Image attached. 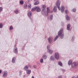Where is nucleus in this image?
I'll use <instances>...</instances> for the list:
<instances>
[{
    "mask_svg": "<svg viewBox=\"0 0 78 78\" xmlns=\"http://www.w3.org/2000/svg\"><path fill=\"white\" fill-rule=\"evenodd\" d=\"M63 32V29L61 28L60 29L58 32V35L55 37V38L54 39L53 41L55 42L58 38L60 36V38L61 39H63L64 38V34H62Z\"/></svg>",
    "mask_w": 78,
    "mask_h": 78,
    "instance_id": "f257e3e1",
    "label": "nucleus"
},
{
    "mask_svg": "<svg viewBox=\"0 0 78 78\" xmlns=\"http://www.w3.org/2000/svg\"><path fill=\"white\" fill-rule=\"evenodd\" d=\"M68 65L69 66L71 65V68L73 69H75L77 68L78 66V64L75 62L72 63V61L71 60L69 61L68 62Z\"/></svg>",
    "mask_w": 78,
    "mask_h": 78,
    "instance_id": "f03ea898",
    "label": "nucleus"
},
{
    "mask_svg": "<svg viewBox=\"0 0 78 78\" xmlns=\"http://www.w3.org/2000/svg\"><path fill=\"white\" fill-rule=\"evenodd\" d=\"M61 1L59 0H58L56 3V5L58 7L59 10H61V12H64L65 7L64 6H61V8L59 7Z\"/></svg>",
    "mask_w": 78,
    "mask_h": 78,
    "instance_id": "7ed1b4c3",
    "label": "nucleus"
},
{
    "mask_svg": "<svg viewBox=\"0 0 78 78\" xmlns=\"http://www.w3.org/2000/svg\"><path fill=\"white\" fill-rule=\"evenodd\" d=\"M47 12L44 9H42L41 13L43 15H45V16H47L48 15V13L50 12L49 9L48 7L47 8Z\"/></svg>",
    "mask_w": 78,
    "mask_h": 78,
    "instance_id": "20e7f679",
    "label": "nucleus"
},
{
    "mask_svg": "<svg viewBox=\"0 0 78 78\" xmlns=\"http://www.w3.org/2000/svg\"><path fill=\"white\" fill-rule=\"evenodd\" d=\"M28 16L30 19V20L32 22H33V19H32V17H31L32 16V12H28L27 13Z\"/></svg>",
    "mask_w": 78,
    "mask_h": 78,
    "instance_id": "39448f33",
    "label": "nucleus"
},
{
    "mask_svg": "<svg viewBox=\"0 0 78 78\" xmlns=\"http://www.w3.org/2000/svg\"><path fill=\"white\" fill-rule=\"evenodd\" d=\"M55 58L56 60H58L59 59V55L58 52H55Z\"/></svg>",
    "mask_w": 78,
    "mask_h": 78,
    "instance_id": "423d86ee",
    "label": "nucleus"
},
{
    "mask_svg": "<svg viewBox=\"0 0 78 78\" xmlns=\"http://www.w3.org/2000/svg\"><path fill=\"white\" fill-rule=\"evenodd\" d=\"M8 75V72L6 71H5L3 72L2 77L3 78H6Z\"/></svg>",
    "mask_w": 78,
    "mask_h": 78,
    "instance_id": "0eeeda50",
    "label": "nucleus"
},
{
    "mask_svg": "<svg viewBox=\"0 0 78 78\" xmlns=\"http://www.w3.org/2000/svg\"><path fill=\"white\" fill-rule=\"evenodd\" d=\"M48 42L49 43V44H51L52 43L53 38L52 37H49V38H48Z\"/></svg>",
    "mask_w": 78,
    "mask_h": 78,
    "instance_id": "6e6552de",
    "label": "nucleus"
},
{
    "mask_svg": "<svg viewBox=\"0 0 78 78\" xmlns=\"http://www.w3.org/2000/svg\"><path fill=\"white\" fill-rule=\"evenodd\" d=\"M65 17L67 21H69L70 20V18L69 16L67 15H66Z\"/></svg>",
    "mask_w": 78,
    "mask_h": 78,
    "instance_id": "1a4fd4ad",
    "label": "nucleus"
},
{
    "mask_svg": "<svg viewBox=\"0 0 78 78\" xmlns=\"http://www.w3.org/2000/svg\"><path fill=\"white\" fill-rule=\"evenodd\" d=\"M71 25L69 24H68L67 25V30H70Z\"/></svg>",
    "mask_w": 78,
    "mask_h": 78,
    "instance_id": "9d476101",
    "label": "nucleus"
},
{
    "mask_svg": "<svg viewBox=\"0 0 78 78\" xmlns=\"http://www.w3.org/2000/svg\"><path fill=\"white\" fill-rule=\"evenodd\" d=\"M50 60L52 61H54L55 60L54 56L52 55L51 56V57H50Z\"/></svg>",
    "mask_w": 78,
    "mask_h": 78,
    "instance_id": "9b49d317",
    "label": "nucleus"
},
{
    "mask_svg": "<svg viewBox=\"0 0 78 78\" xmlns=\"http://www.w3.org/2000/svg\"><path fill=\"white\" fill-rule=\"evenodd\" d=\"M13 52L14 53H15L16 54L17 52V48L15 47L14 48H13Z\"/></svg>",
    "mask_w": 78,
    "mask_h": 78,
    "instance_id": "f8f14e48",
    "label": "nucleus"
},
{
    "mask_svg": "<svg viewBox=\"0 0 78 78\" xmlns=\"http://www.w3.org/2000/svg\"><path fill=\"white\" fill-rule=\"evenodd\" d=\"M16 61V57H13V58H12V62L13 63H15V62Z\"/></svg>",
    "mask_w": 78,
    "mask_h": 78,
    "instance_id": "ddd939ff",
    "label": "nucleus"
},
{
    "mask_svg": "<svg viewBox=\"0 0 78 78\" xmlns=\"http://www.w3.org/2000/svg\"><path fill=\"white\" fill-rule=\"evenodd\" d=\"M49 54H51L53 53V50L52 49L48 50Z\"/></svg>",
    "mask_w": 78,
    "mask_h": 78,
    "instance_id": "4468645a",
    "label": "nucleus"
},
{
    "mask_svg": "<svg viewBox=\"0 0 78 78\" xmlns=\"http://www.w3.org/2000/svg\"><path fill=\"white\" fill-rule=\"evenodd\" d=\"M36 11L37 12H39L41 11V9L39 7H36Z\"/></svg>",
    "mask_w": 78,
    "mask_h": 78,
    "instance_id": "2eb2a0df",
    "label": "nucleus"
},
{
    "mask_svg": "<svg viewBox=\"0 0 78 78\" xmlns=\"http://www.w3.org/2000/svg\"><path fill=\"white\" fill-rule=\"evenodd\" d=\"M13 12L15 13V14H17L19 13V10L18 9H16L15 10H14Z\"/></svg>",
    "mask_w": 78,
    "mask_h": 78,
    "instance_id": "dca6fc26",
    "label": "nucleus"
},
{
    "mask_svg": "<svg viewBox=\"0 0 78 78\" xmlns=\"http://www.w3.org/2000/svg\"><path fill=\"white\" fill-rule=\"evenodd\" d=\"M57 10V7L56 6H55L54 7L53 9L54 12H56Z\"/></svg>",
    "mask_w": 78,
    "mask_h": 78,
    "instance_id": "f3484780",
    "label": "nucleus"
},
{
    "mask_svg": "<svg viewBox=\"0 0 78 78\" xmlns=\"http://www.w3.org/2000/svg\"><path fill=\"white\" fill-rule=\"evenodd\" d=\"M53 14H51V15H50V19L51 21H52V20H53Z\"/></svg>",
    "mask_w": 78,
    "mask_h": 78,
    "instance_id": "a211bd4d",
    "label": "nucleus"
},
{
    "mask_svg": "<svg viewBox=\"0 0 78 78\" xmlns=\"http://www.w3.org/2000/svg\"><path fill=\"white\" fill-rule=\"evenodd\" d=\"M42 58L44 59H45L47 58V56L46 55H44L42 56Z\"/></svg>",
    "mask_w": 78,
    "mask_h": 78,
    "instance_id": "6ab92c4d",
    "label": "nucleus"
},
{
    "mask_svg": "<svg viewBox=\"0 0 78 78\" xmlns=\"http://www.w3.org/2000/svg\"><path fill=\"white\" fill-rule=\"evenodd\" d=\"M58 65L62 67V65H63V64L62 63V62L60 61L58 62Z\"/></svg>",
    "mask_w": 78,
    "mask_h": 78,
    "instance_id": "aec40b11",
    "label": "nucleus"
},
{
    "mask_svg": "<svg viewBox=\"0 0 78 78\" xmlns=\"http://www.w3.org/2000/svg\"><path fill=\"white\" fill-rule=\"evenodd\" d=\"M27 74H30L31 73V70L29 69H27Z\"/></svg>",
    "mask_w": 78,
    "mask_h": 78,
    "instance_id": "412c9836",
    "label": "nucleus"
},
{
    "mask_svg": "<svg viewBox=\"0 0 78 78\" xmlns=\"http://www.w3.org/2000/svg\"><path fill=\"white\" fill-rule=\"evenodd\" d=\"M28 69V66H24V70H27V69Z\"/></svg>",
    "mask_w": 78,
    "mask_h": 78,
    "instance_id": "4be33fe9",
    "label": "nucleus"
},
{
    "mask_svg": "<svg viewBox=\"0 0 78 78\" xmlns=\"http://www.w3.org/2000/svg\"><path fill=\"white\" fill-rule=\"evenodd\" d=\"M37 8V6L34 7V8L32 9V11L33 12L35 10H36Z\"/></svg>",
    "mask_w": 78,
    "mask_h": 78,
    "instance_id": "5701e85b",
    "label": "nucleus"
},
{
    "mask_svg": "<svg viewBox=\"0 0 78 78\" xmlns=\"http://www.w3.org/2000/svg\"><path fill=\"white\" fill-rule=\"evenodd\" d=\"M61 27H64V25H65V24H64V22H61Z\"/></svg>",
    "mask_w": 78,
    "mask_h": 78,
    "instance_id": "b1692460",
    "label": "nucleus"
},
{
    "mask_svg": "<svg viewBox=\"0 0 78 78\" xmlns=\"http://www.w3.org/2000/svg\"><path fill=\"white\" fill-rule=\"evenodd\" d=\"M65 12L66 14L67 15V14H68L69 13V11L68 10L66 9L65 11Z\"/></svg>",
    "mask_w": 78,
    "mask_h": 78,
    "instance_id": "393cba45",
    "label": "nucleus"
},
{
    "mask_svg": "<svg viewBox=\"0 0 78 78\" xmlns=\"http://www.w3.org/2000/svg\"><path fill=\"white\" fill-rule=\"evenodd\" d=\"M50 45H48V46H47V50H51V49H50Z\"/></svg>",
    "mask_w": 78,
    "mask_h": 78,
    "instance_id": "a878e982",
    "label": "nucleus"
},
{
    "mask_svg": "<svg viewBox=\"0 0 78 78\" xmlns=\"http://www.w3.org/2000/svg\"><path fill=\"white\" fill-rule=\"evenodd\" d=\"M75 38V37L73 36L72 37V38L71 39V41L73 42L74 40V39Z\"/></svg>",
    "mask_w": 78,
    "mask_h": 78,
    "instance_id": "bb28decb",
    "label": "nucleus"
},
{
    "mask_svg": "<svg viewBox=\"0 0 78 78\" xmlns=\"http://www.w3.org/2000/svg\"><path fill=\"white\" fill-rule=\"evenodd\" d=\"M20 3L21 5H23L24 4V2L23 0H21L20 1Z\"/></svg>",
    "mask_w": 78,
    "mask_h": 78,
    "instance_id": "cd10ccee",
    "label": "nucleus"
},
{
    "mask_svg": "<svg viewBox=\"0 0 78 78\" xmlns=\"http://www.w3.org/2000/svg\"><path fill=\"white\" fill-rule=\"evenodd\" d=\"M39 4V1H37V2H35L34 3V5H38Z\"/></svg>",
    "mask_w": 78,
    "mask_h": 78,
    "instance_id": "c85d7f7f",
    "label": "nucleus"
},
{
    "mask_svg": "<svg viewBox=\"0 0 78 78\" xmlns=\"http://www.w3.org/2000/svg\"><path fill=\"white\" fill-rule=\"evenodd\" d=\"M42 8H43L42 9H44L45 10V9L46 8V6H45V5H43L42 6Z\"/></svg>",
    "mask_w": 78,
    "mask_h": 78,
    "instance_id": "c756f323",
    "label": "nucleus"
},
{
    "mask_svg": "<svg viewBox=\"0 0 78 78\" xmlns=\"http://www.w3.org/2000/svg\"><path fill=\"white\" fill-rule=\"evenodd\" d=\"M31 7H32L31 5L30 4H29L28 5V7L29 9H30L31 8Z\"/></svg>",
    "mask_w": 78,
    "mask_h": 78,
    "instance_id": "7c9ffc66",
    "label": "nucleus"
},
{
    "mask_svg": "<svg viewBox=\"0 0 78 78\" xmlns=\"http://www.w3.org/2000/svg\"><path fill=\"white\" fill-rule=\"evenodd\" d=\"M27 8V5H24V9H26Z\"/></svg>",
    "mask_w": 78,
    "mask_h": 78,
    "instance_id": "2f4dec72",
    "label": "nucleus"
},
{
    "mask_svg": "<svg viewBox=\"0 0 78 78\" xmlns=\"http://www.w3.org/2000/svg\"><path fill=\"white\" fill-rule=\"evenodd\" d=\"M43 62V58H41L40 59V63H42Z\"/></svg>",
    "mask_w": 78,
    "mask_h": 78,
    "instance_id": "473e14b6",
    "label": "nucleus"
},
{
    "mask_svg": "<svg viewBox=\"0 0 78 78\" xmlns=\"http://www.w3.org/2000/svg\"><path fill=\"white\" fill-rule=\"evenodd\" d=\"M3 27V24L2 23H0V29L2 28Z\"/></svg>",
    "mask_w": 78,
    "mask_h": 78,
    "instance_id": "72a5a7b5",
    "label": "nucleus"
},
{
    "mask_svg": "<svg viewBox=\"0 0 78 78\" xmlns=\"http://www.w3.org/2000/svg\"><path fill=\"white\" fill-rule=\"evenodd\" d=\"M3 10V8L2 7H0V13L2 12Z\"/></svg>",
    "mask_w": 78,
    "mask_h": 78,
    "instance_id": "f704fd0d",
    "label": "nucleus"
},
{
    "mask_svg": "<svg viewBox=\"0 0 78 78\" xmlns=\"http://www.w3.org/2000/svg\"><path fill=\"white\" fill-rule=\"evenodd\" d=\"M13 29V27L12 26H11L9 27V30H12Z\"/></svg>",
    "mask_w": 78,
    "mask_h": 78,
    "instance_id": "c9c22d12",
    "label": "nucleus"
},
{
    "mask_svg": "<svg viewBox=\"0 0 78 78\" xmlns=\"http://www.w3.org/2000/svg\"><path fill=\"white\" fill-rule=\"evenodd\" d=\"M76 11V9H72L73 12H75Z\"/></svg>",
    "mask_w": 78,
    "mask_h": 78,
    "instance_id": "e433bc0d",
    "label": "nucleus"
},
{
    "mask_svg": "<svg viewBox=\"0 0 78 78\" xmlns=\"http://www.w3.org/2000/svg\"><path fill=\"white\" fill-rule=\"evenodd\" d=\"M19 75L20 76L21 75H22V72L21 71H20V72H19Z\"/></svg>",
    "mask_w": 78,
    "mask_h": 78,
    "instance_id": "4c0bfd02",
    "label": "nucleus"
},
{
    "mask_svg": "<svg viewBox=\"0 0 78 78\" xmlns=\"http://www.w3.org/2000/svg\"><path fill=\"white\" fill-rule=\"evenodd\" d=\"M33 68L34 69H36V66L35 65L34 66Z\"/></svg>",
    "mask_w": 78,
    "mask_h": 78,
    "instance_id": "58836bf2",
    "label": "nucleus"
},
{
    "mask_svg": "<svg viewBox=\"0 0 78 78\" xmlns=\"http://www.w3.org/2000/svg\"><path fill=\"white\" fill-rule=\"evenodd\" d=\"M62 71H63V72H65L66 71L65 69H62Z\"/></svg>",
    "mask_w": 78,
    "mask_h": 78,
    "instance_id": "ea45409f",
    "label": "nucleus"
},
{
    "mask_svg": "<svg viewBox=\"0 0 78 78\" xmlns=\"http://www.w3.org/2000/svg\"><path fill=\"white\" fill-rule=\"evenodd\" d=\"M2 70H0V74L2 73Z\"/></svg>",
    "mask_w": 78,
    "mask_h": 78,
    "instance_id": "a19ab883",
    "label": "nucleus"
},
{
    "mask_svg": "<svg viewBox=\"0 0 78 78\" xmlns=\"http://www.w3.org/2000/svg\"><path fill=\"white\" fill-rule=\"evenodd\" d=\"M72 78H76V77L75 76H73L72 77Z\"/></svg>",
    "mask_w": 78,
    "mask_h": 78,
    "instance_id": "79ce46f5",
    "label": "nucleus"
},
{
    "mask_svg": "<svg viewBox=\"0 0 78 78\" xmlns=\"http://www.w3.org/2000/svg\"><path fill=\"white\" fill-rule=\"evenodd\" d=\"M24 48H25V47H23V48H22V49L23 50L24 49Z\"/></svg>",
    "mask_w": 78,
    "mask_h": 78,
    "instance_id": "37998d69",
    "label": "nucleus"
},
{
    "mask_svg": "<svg viewBox=\"0 0 78 78\" xmlns=\"http://www.w3.org/2000/svg\"><path fill=\"white\" fill-rule=\"evenodd\" d=\"M32 78H34V76H32Z\"/></svg>",
    "mask_w": 78,
    "mask_h": 78,
    "instance_id": "c03bdc74",
    "label": "nucleus"
},
{
    "mask_svg": "<svg viewBox=\"0 0 78 78\" xmlns=\"http://www.w3.org/2000/svg\"><path fill=\"white\" fill-rule=\"evenodd\" d=\"M25 75H23V77H25Z\"/></svg>",
    "mask_w": 78,
    "mask_h": 78,
    "instance_id": "a18cd8bd",
    "label": "nucleus"
},
{
    "mask_svg": "<svg viewBox=\"0 0 78 78\" xmlns=\"http://www.w3.org/2000/svg\"><path fill=\"white\" fill-rule=\"evenodd\" d=\"M37 0H34V1H37Z\"/></svg>",
    "mask_w": 78,
    "mask_h": 78,
    "instance_id": "49530a36",
    "label": "nucleus"
},
{
    "mask_svg": "<svg viewBox=\"0 0 78 78\" xmlns=\"http://www.w3.org/2000/svg\"><path fill=\"white\" fill-rule=\"evenodd\" d=\"M76 78H78V76H77Z\"/></svg>",
    "mask_w": 78,
    "mask_h": 78,
    "instance_id": "de8ad7c7",
    "label": "nucleus"
},
{
    "mask_svg": "<svg viewBox=\"0 0 78 78\" xmlns=\"http://www.w3.org/2000/svg\"><path fill=\"white\" fill-rule=\"evenodd\" d=\"M43 1H44V0H43Z\"/></svg>",
    "mask_w": 78,
    "mask_h": 78,
    "instance_id": "09e8293b",
    "label": "nucleus"
}]
</instances>
